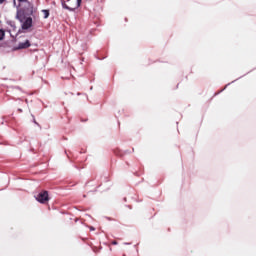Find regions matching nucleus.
<instances>
[{"instance_id": "4", "label": "nucleus", "mask_w": 256, "mask_h": 256, "mask_svg": "<svg viewBox=\"0 0 256 256\" xmlns=\"http://www.w3.org/2000/svg\"><path fill=\"white\" fill-rule=\"evenodd\" d=\"M33 26V18L28 17L22 24V29H31Z\"/></svg>"}, {"instance_id": "5", "label": "nucleus", "mask_w": 256, "mask_h": 256, "mask_svg": "<svg viewBox=\"0 0 256 256\" xmlns=\"http://www.w3.org/2000/svg\"><path fill=\"white\" fill-rule=\"evenodd\" d=\"M29 47H31V42H29V40L18 44V49H29Z\"/></svg>"}, {"instance_id": "6", "label": "nucleus", "mask_w": 256, "mask_h": 256, "mask_svg": "<svg viewBox=\"0 0 256 256\" xmlns=\"http://www.w3.org/2000/svg\"><path fill=\"white\" fill-rule=\"evenodd\" d=\"M42 13L44 15V19H48L49 18V10H42Z\"/></svg>"}, {"instance_id": "9", "label": "nucleus", "mask_w": 256, "mask_h": 256, "mask_svg": "<svg viewBox=\"0 0 256 256\" xmlns=\"http://www.w3.org/2000/svg\"><path fill=\"white\" fill-rule=\"evenodd\" d=\"M4 1H5V0H0V5H1L2 3H4Z\"/></svg>"}, {"instance_id": "3", "label": "nucleus", "mask_w": 256, "mask_h": 256, "mask_svg": "<svg viewBox=\"0 0 256 256\" xmlns=\"http://www.w3.org/2000/svg\"><path fill=\"white\" fill-rule=\"evenodd\" d=\"M20 3H28V6L25 7V12L28 14V15H33V9H34V6H33V3L27 1V0H18Z\"/></svg>"}, {"instance_id": "7", "label": "nucleus", "mask_w": 256, "mask_h": 256, "mask_svg": "<svg viewBox=\"0 0 256 256\" xmlns=\"http://www.w3.org/2000/svg\"><path fill=\"white\" fill-rule=\"evenodd\" d=\"M3 37H5V31L0 29V41H3Z\"/></svg>"}, {"instance_id": "10", "label": "nucleus", "mask_w": 256, "mask_h": 256, "mask_svg": "<svg viewBox=\"0 0 256 256\" xmlns=\"http://www.w3.org/2000/svg\"><path fill=\"white\" fill-rule=\"evenodd\" d=\"M112 244H113V245H117V242L114 241V242H112Z\"/></svg>"}, {"instance_id": "8", "label": "nucleus", "mask_w": 256, "mask_h": 256, "mask_svg": "<svg viewBox=\"0 0 256 256\" xmlns=\"http://www.w3.org/2000/svg\"><path fill=\"white\" fill-rule=\"evenodd\" d=\"M19 113H23V110L22 109H18Z\"/></svg>"}, {"instance_id": "2", "label": "nucleus", "mask_w": 256, "mask_h": 256, "mask_svg": "<svg viewBox=\"0 0 256 256\" xmlns=\"http://www.w3.org/2000/svg\"><path fill=\"white\" fill-rule=\"evenodd\" d=\"M63 9H67L68 11H75V9H79L81 7V0H77L76 2L68 0V4L65 1L62 2Z\"/></svg>"}, {"instance_id": "1", "label": "nucleus", "mask_w": 256, "mask_h": 256, "mask_svg": "<svg viewBox=\"0 0 256 256\" xmlns=\"http://www.w3.org/2000/svg\"><path fill=\"white\" fill-rule=\"evenodd\" d=\"M36 201H38V203H41L42 205H47V203H49V200L51 198H49V192L46 190H42L40 193H38L35 196Z\"/></svg>"}]
</instances>
